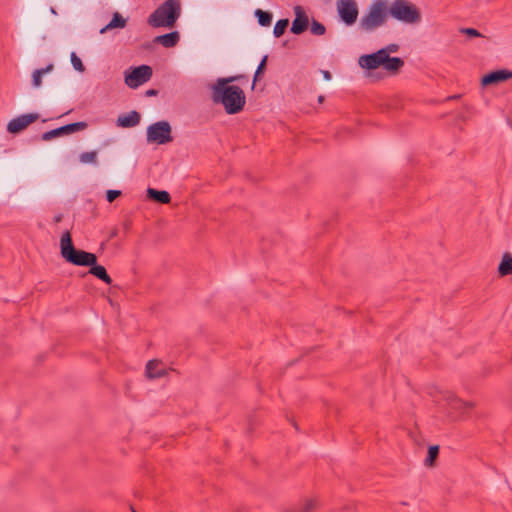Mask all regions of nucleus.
I'll return each instance as SVG.
<instances>
[{
	"label": "nucleus",
	"instance_id": "f257e3e1",
	"mask_svg": "<svg viewBox=\"0 0 512 512\" xmlns=\"http://www.w3.org/2000/svg\"><path fill=\"white\" fill-rule=\"evenodd\" d=\"M241 78H243L242 75L218 78L211 86L212 101L222 104L228 114L241 112L246 104L244 91L239 86L230 85Z\"/></svg>",
	"mask_w": 512,
	"mask_h": 512
},
{
	"label": "nucleus",
	"instance_id": "f03ea898",
	"mask_svg": "<svg viewBox=\"0 0 512 512\" xmlns=\"http://www.w3.org/2000/svg\"><path fill=\"white\" fill-rule=\"evenodd\" d=\"M60 249L62 257L73 265L90 266L97 262L95 254L83 250H77L74 247L69 231L62 234L60 239Z\"/></svg>",
	"mask_w": 512,
	"mask_h": 512
},
{
	"label": "nucleus",
	"instance_id": "7ed1b4c3",
	"mask_svg": "<svg viewBox=\"0 0 512 512\" xmlns=\"http://www.w3.org/2000/svg\"><path fill=\"white\" fill-rule=\"evenodd\" d=\"M181 13L179 0H166L149 17L152 27H173Z\"/></svg>",
	"mask_w": 512,
	"mask_h": 512
},
{
	"label": "nucleus",
	"instance_id": "20e7f679",
	"mask_svg": "<svg viewBox=\"0 0 512 512\" xmlns=\"http://www.w3.org/2000/svg\"><path fill=\"white\" fill-rule=\"evenodd\" d=\"M387 5L382 0L373 2L366 14L362 16L359 22V29L364 32H372L383 26L387 20Z\"/></svg>",
	"mask_w": 512,
	"mask_h": 512
},
{
	"label": "nucleus",
	"instance_id": "39448f33",
	"mask_svg": "<svg viewBox=\"0 0 512 512\" xmlns=\"http://www.w3.org/2000/svg\"><path fill=\"white\" fill-rule=\"evenodd\" d=\"M387 11L392 18L406 24H417L421 21L419 9L408 0H394L387 7Z\"/></svg>",
	"mask_w": 512,
	"mask_h": 512
},
{
	"label": "nucleus",
	"instance_id": "423d86ee",
	"mask_svg": "<svg viewBox=\"0 0 512 512\" xmlns=\"http://www.w3.org/2000/svg\"><path fill=\"white\" fill-rule=\"evenodd\" d=\"M173 140L171 126L167 121H159L147 128V141L157 144H166Z\"/></svg>",
	"mask_w": 512,
	"mask_h": 512
},
{
	"label": "nucleus",
	"instance_id": "0eeeda50",
	"mask_svg": "<svg viewBox=\"0 0 512 512\" xmlns=\"http://www.w3.org/2000/svg\"><path fill=\"white\" fill-rule=\"evenodd\" d=\"M337 11L341 20L348 26L354 24L358 17V7L354 0H337Z\"/></svg>",
	"mask_w": 512,
	"mask_h": 512
},
{
	"label": "nucleus",
	"instance_id": "6e6552de",
	"mask_svg": "<svg viewBox=\"0 0 512 512\" xmlns=\"http://www.w3.org/2000/svg\"><path fill=\"white\" fill-rule=\"evenodd\" d=\"M152 73L153 71L150 66L141 65L134 68L129 75H126L125 83L131 88H136L149 81L152 77Z\"/></svg>",
	"mask_w": 512,
	"mask_h": 512
},
{
	"label": "nucleus",
	"instance_id": "1a4fd4ad",
	"mask_svg": "<svg viewBox=\"0 0 512 512\" xmlns=\"http://www.w3.org/2000/svg\"><path fill=\"white\" fill-rule=\"evenodd\" d=\"M442 399L449 409L458 412L459 414H465L468 410H471L475 407L473 402L464 401L450 391L443 392Z\"/></svg>",
	"mask_w": 512,
	"mask_h": 512
},
{
	"label": "nucleus",
	"instance_id": "9d476101",
	"mask_svg": "<svg viewBox=\"0 0 512 512\" xmlns=\"http://www.w3.org/2000/svg\"><path fill=\"white\" fill-rule=\"evenodd\" d=\"M39 115L37 113H28L20 115L9 121L7 125V131L16 134L26 129L30 124L37 121Z\"/></svg>",
	"mask_w": 512,
	"mask_h": 512
},
{
	"label": "nucleus",
	"instance_id": "9b49d317",
	"mask_svg": "<svg viewBox=\"0 0 512 512\" xmlns=\"http://www.w3.org/2000/svg\"><path fill=\"white\" fill-rule=\"evenodd\" d=\"M87 127L86 122H75L70 123L64 126H61L59 128L47 131L42 134V140L44 141H50L55 137L64 135V134H71L77 131L84 130Z\"/></svg>",
	"mask_w": 512,
	"mask_h": 512
},
{
	"label": "nucleus",
	"instance_id": "f8f14e48",
	"mask_svg": "<svg viewBox=\"0 0 512 512\" xmlns=\"http://www.w3.org/2000/svg\"><path fill=\"white\" fill-rule=\"evenodd\" d=\"M385 51L378 50L372 54H365L359 57L358 63L361 68L367 70H375L384 67Z\"/></svg>",
	"mask_w": 512,
	"mask_h": 512
},
{
	"label": "nucleus",
	"instance_id": "ddd939ff",
	"mask_svg": "<svg viewBox=\"0 0 512 512\" xmlns=\"http://www.w3.org/2000/svg\"><path fill=\"white\" fill-rule=\"evenodd\" d=\"M295 19L292 22L291 32L293 34L303 33L309 24V19L304 9L301 6L294 7Z\"/></svg>",
	"mask_w": 512,
	"mask_h": 512
},
{
	"label": "nucleus",
	"instance_id": "4468645a",
	"mask_svg": "<svg viewBox=\"0 0 512 512\" xmlns=\"http://www.w3.org/2000/svg\"><path fill=\"white\" fill-rule=\"evenodd\" d=\"M508 79H512V71L507 69H500L492 71L483 76V78L481 79V83L483 86H488L504 82Z\"/></svg>",
	"mask_w": 512,
	"mask_h": 512
},
{
	"label": "nucleus",
	"instance_id": "2eb2a0df",
	"mask_svg": "<svg viewBox=\"0 0 512 512\" xmlns=\"http://www.w3.org/2000/svg\"><path fill=\"white\" fill-rule=\"evenodd\" d=\"M141 119L140 114L137 111H131L128 114L120 115L117 119V124L120 127H134L139 124Z\"/></svg>",
	"mask_w": 512,
	"mask_h": 512
},
{
	"label": "nucleus",
	"instance_id": "dca6fc26",
	"mask_svg": "<svg viewBox=\"0 0 512 512\" xmlns=\"http://www.w3.org/2000/svg\"><path fill=\"white\" fill-rule=\"evenodd\" d=\"M166 374L162 363L158 360H150L146 365V375L148 378H160Z\"/></svg>",
	"mask_w": 512,
	"mask_h": 512
},
{
	"label": "nucleus",
	"instance_id": "f3484780",
	"mask_svg": "<svg viewBox=\"0 0 512 512\" xmlns=\"http://www.w3.org/2000/svg\"><path fill=\"white\" fill-rule=\"evenodd\" d=\"M180 36L177 31H173L164 35L157 36L154 39L155 43L161 44L166 48L174 47L179 42Z\"/></svg>",
	"mask_w": 512,
	"mask_h": 512
},
{
	"label": "nucleus",
	"instance_id": "a211bd4d",
	"mask_svg": "<svg viewBox=\"0 0 512 512\" xmlns=\"http://www.w3.org/2000/svg\"><path fill=\"white\" fill-rule=\"evenodd\" d=\"M404 66V61L399 57H390L385 54L384 69L389 73L395 74Z\"/></svg>",
	"mask_w": 512,
	"mask_h": 512
},
{
	"label": "nucleus",
	"instance_id": "6ab92c4d",
	"mask_svg": "<svg viewBox=\"0 0 512 512\" xmlns=\"http://www.w3.org/2000/svg\"><path fill=\"white\" fill-rule=\"evenodd\" d=\"M147 196L149 199L162 204H168L171 201L170 194L164 190L159 191L154 188H148Z\"/></svg>",
	"mask_w": 512,
	"mask_h": 512
},
{
	"label": "nucleus",
	"instance_id": "aec40b11",
	"mask_svg": "<svg viewBox=\"0 0 512 512\" xmlns=\"http://www.w3.org/2000/svg\"><path fill=\"white\" fill-rule=\"evenodd\" d=\"M89 267H90V269H89V273L90 274H92L93 276H95L98 279L102 280L106 284L110 285L112 283V279L108 275V273H107V271H106L104 266L98 265L97 262H96L95 264H92Z\"/></svg>",
	"mask_w": 512,
	"mask_h": 512
},
{
	"label": "nucleus",
	"instance_id": "412c9836",
	"mask_svg": "<svg viewBox=\"0 0 512 512\" xmlns=\"http://www.w3.org/2000/svg\"><path fill=\"white\" fill-rule=\"evenodd\" d=\"M498 273L500 276H507L512 274V255L504 253L501 262L498 266Z\"/></svg>",
	"mask_w": 512,
	"mask_h": 512
},
{
	"label": "nucleus",
	"instance_id": "4be33fe9",
	"mask_svg": "<svg viewBox=\"0 0 512 512\" xmlns=\"http://www.w3.org/2000/svg\"><path fill=\"white\" fill-rule=\"evenodd\" d=\"M54 69L53 64H48L45 68L37 69L32 74V84L38 88L42 85V76L51 72Z\"/></svg>",
	"mask_w": 512,
	"mask_h": 512
},
{
	"label": "nucleus",
	"instance_id": "5701e85b",
	"mask_svg": "<svg viewBox=\"0 0 512 512\" xmlns=\"http://www.w3.org/2000/svg\"><path fill=\"white\" fill-rule=\"evenodd\" d=\"M125 25H126V20L118 12H116L113 15V18L111 19V21L106 25L105 28H103L101 30V32H104L105 30L113 29V28H124Z\"/></svg>",
	"mask_w": 512,
	"mask_h": 512
},
{
	"label": "nucleus",
	"instance_id": "b1692460",
	"mask_svg": "<svg viewBox=\"0 0 512 512\" xmlns=\"http://www.w3.org/2000/svg\"><path fill=\"white\" fill-rule=\"evenodd\" d=\"M255 15L258 18V23L261 26H269L272 21V15L266 11H263L261 9H257L255 11Z\"/></svg>",
	"mask_w": 512,
	"mask_h": 512
},
{
	"label": "nucleus",
	"instance_id": "393cba45",
	"mask_svg": "<svg viewBox=\"0 0 512 512\" xmlns=\"http://www.w3.org/2000/svg\"><path fill=\"white\" fill-rule=\"evenodd\" d=\"M97 151L83 152L80 154L79 159L84 164H96L97 163Z\"/></svg>",
	"mask_w": 512,
	"mask_h": 512
},
{
	"label": "nucleus",
	"instance_id": "a878e982",
	"mask_svg": "<svg viewBox=\"0 0 512 512\" xmlns=\"http://www.w3.org/2000/svg\"><path fill=\"white\" fill-rule=\"evenodd\" d=\"M438 454H439V447L437 445L430 446L428 449L427 458L425 459V465L429 466V467L434 466V462H435L436 458L438 457Z\"/></svg>",
	"mask_w": 512,
	"mask_h": 512
},
{
	"label": "nucleus",
	"instance_id": "bb28decb",
	"mask_svg": "<svg viewBox=\"0 0 512 512\" xmlns=\"http://www.w3.org/2000/svg\"><path fill=\"white\" fill-rule=\"evenodd\" d=\"M267 60H268V56L265 55L262 58L260 64L258 65V67L256 69V72L254 74L253 83H252V89L255 87L256 82L261 79V74L264 72V70L266 68Z\"/></svg>",
	"mask_w": 512,
	"mask_h": 512
},
{
	"label": "nucleus",
	"instance_id": "cd10ccee",
	"mask_svg": "<svg viewBox=\"0 0 512 512\" xmlns=\"http://www.w3.org/2000/svg\"><path fill=\"white\" fill-rule=\"evenodd\" d=\"M289 24L288 19L278 20L274 26L273 34L275 37H280L284 34L287 26Z\"/></svg>",
	"mask_w": 512,
	"mask_h": 512
},
{
	"label": "nucleus",
	"instance_id": "c85d7f7f",
	"mask_svg": "<svg viewBox=\"0 0 512 512\" xmlns=\"http://www.w3.org/2000/svg\"><path fill=\"white\" fill-rule=\"evenodd\" d=\"M310 30L313 35L321 36L325 33L326 28L322 23L318 22L317 20H313Z\"/></svg>",
	"mask_w": 512,
	"mask_h": 512
},
{
	"label": "nucleus",
	"instance_id": "c756f323",
	"mask_svg": "<svg viewBox=\"0 0 512 512\" xmlns=\"http://www.w3.org/2000/svg\"><path fill=\"white\" fill-rule=\"evenodd\" d=\"M71 63L75 70L79 72H83L85 70V67L81 61V59L76 55L75 52L71 53Z\"/></svg>",
	"mask_w": 512,
	"mask_h": 512
},
{
	"label": "nucleus",
	"instance_id": "7c9ffc66",
	"mask_svg": "<svg viewBox=\"0 0 512 512\" xmlns=\"http://www.w3.org/2000/svg\"><path fill=\"white\" fill-rule=\"evenodd\" d=\"M317 501L314 499L306 500L300 509V512H313L317 508Z\"/></svg>",
	"mask_w": 512,
	"mask_h": 512
},
{
	"label": "nucleus",
	"instance_id": "2f4dec72",
	"mask_svg": "<svg viewBox=\"0 0 512 512\" xmlns=\"http://www.w3.org/2000/svg\"><path fill=\"white\" fill-rule=\"evenodd\" d=\"M120 195H121L120 190H108L106 193V198L109 203H112Z\"/></svg>",
	"mask_w": 512,
	"mask_h": 512
},
{
	"label": "nucleus",
	"instance_id": "473e14b6",
	"mask_svg": "<svg viewBox=\"0 0 512 512\" xmlns=\"http://www.w3.org/2000/svg\"><path fill=\"white\" fill-rule=\"evenodd\" d=\"M460 32L468 35L469 37H481L479 31L474 28H462Z\"/></svg>",
	"mask_w": 512,
	"mask_h": 512
},
{
	"label": "nucleus",
	"instance_id": "72a5a7b5",
	"mask_svg": "<svg viewBox=\"0 0 512 512\" xmlns=\"http://www.w3.org/2000/svg\"><path fill=\"white\" fill-rule=\"evenodd\" d=\"M381 50H384L385 54L390 55V53H395L399 50V45L392 43L382 48Z\"/></svg>",
	"mask_w": 512,
	"mask_h": 512
},
{
	"label": "nucleus",
	"instance_id": "f704fd0d",
	"mask_svg": "<svg viewBox=\"0 0 512 512\" xmlns=\"http://www.w3.org/2000/svg\"><path fill=\"white\" fill-rule=\"evenodd\" d=\"M322 75H323L324 79L327 81L331 80V78H332L331 73L327 70H322Z\"/></svg>",
	"mask_w": 512,
	"mask_h": 512
},
{
	"label": "nucleus",
	"instance_id": "c9c22d12",
	"mask_svg": "<svg viewBox=\"0 0 512 512\" xmlns=\"http://www.w3.org/2000/svg\"><path fill=\"white\" fill-rule=\"evenodd\" d=\"M62 219H63V215H62V214H58V215H55V216H54V222H55V223H59V222H61V221H62Z\"/></svg>",
	"mask_w": 512,
	"mask_h": 512
},
{
	"label": "nucleus",
	"instance_id": "e433bc0d",
	"mask_svg": "<svg viewBox=\"0 0 512 512\" xmlns=\"http://www.w3.org/2000/svg\"><path fill=\"white\" fill-rule=\"evenodd\" d=\"M156 93H157V91H156V90H153V89L148 90V91L146 92V94H147L148 96L156 95Z\"/></svg>",
	"mask_w": 512,
	"mask_h": 512
},
{
	"label": "nucleus",
	"instance_id": "4c0bfd02",
	"mask_svg": "<svg viewBox=\"0 0 512 512\" xmlns=\"http://www.w3.org/2000/svg\"><path fill=\"white\" fill-rule=\"evenodd\" d=\"M324 99H325V97H324L323 95H320V96L318 97V102H319V103H323Z\"/></svg>",
	"mask_w": 512,
	"mask_h": 512
},
{
	"label": "nucleus",
	"instance_id": "58836bf2",
	"mask_svg": "<svg viewBox=\"0 0 512 512\" xmlns=\"http://www.w3.org/2000/svg\"><path fill=\"white\" fill-rule=\"evenodd\" d=\"M51 13L56 14V10L54 8H51Z\"/></svg>",
	"mask_w": 512,
	"mask_h": 512
}]
</instances>
